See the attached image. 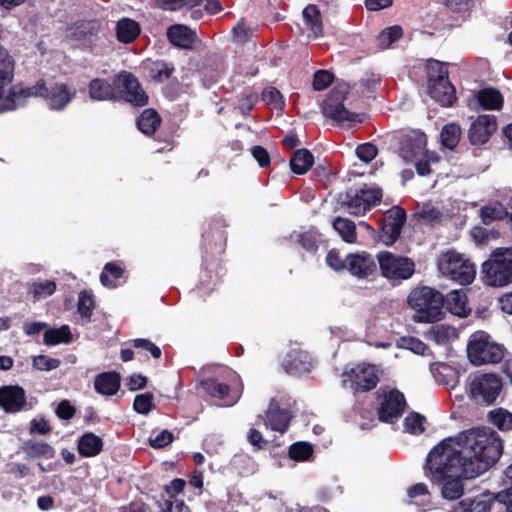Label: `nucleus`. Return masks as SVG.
<instances>
[{
	"label": "nucleus",
	"mask_w": 512,
	"mask_h": 512,
	"mask_svg": "<svg viewBox=\"0 0 512 512\" xmlns=\"http://www.w3.org/2000/svg\"><path fill=\"white\" fill-rule=\"evenodd\" d=\"M425 417L419 413H410L404 419V429L411 434H421L424 431Z\"/></svg>",
	"instance_id": "obj_48"
},
{
	"label": "nucleus",
	"mask_w": 512,
	"mask_h": 512,
	"mask_svg": "<svg viewBox=\"0 0 512 512\" xmlns=\"http://www.w3.org/2000/svg\"><path fill=\"white\" fill-rule=\"evenodd\" d=\"M377 260L382 276L389 281L407 280L414 274L415 264L408 257L382 251L377 254Z\"/></svg>",
	"instance_id": "obj_11"
},
{
	"label": "nucleus",
	"mask_w": 512,
	"mask_h": 512,
	"mask_svg": "<svg viewBox=\"0 0 512 512\" xmlns=\"http://www.w3.org/2000/svg\"><path fill=\"white\" fill-rule=\"evenodd\" d=\"M89 96L95 101H118L119 96L114 87L105 79H93L89 84Z\"/></svg>",
	"instance_id": "obj_26"
},
{
	"label": "nucleus",
	"mask_w": 512,
	"mask_h": 512,
	"mask_svg": "<svg viewBox=\"0 0 512 512\" xmlns=\"http://www.w3.org/2000/svg\"><path fill=\"white\" fill-rule=\"evenodd\" d=\"M203 389L211 396L223 401V406H232L240 398L241 389L234 388L232 391L226 384L210 378L201 382Z\"/></svg>",
	"instance_id": "obj_19"
},
{
	"label": "nucleus",
	"mask_w": 512,
	"mask_h": 512,
	"mask_svg": "<svg viewBox=\"0 0 512 512\" xmlns=\"http://www.w3.org/2000/svg\"><path fill=\"white\" fill-rule=\"evenodd\" d=\"M346 269L353 276L366 278L375 271L376 263L367 252L352 253L346 257Z\"/></svg>",
	"instance_id": "obj_20"
},
{
	"label": "nucleus",
	"mask_w": 512,
	"mask_h": 512,
	"mask_svg": "<svg viewBox=\"0 0 512 512\" xmlns=\"http://www.w3.org/2000/svg\"><path fill=\"white\" fill-rule=\"evenodd\" d=\"M314 156L307 149H299L294 152L290 159V166L295 174H305L313 165Z\"/></svg>",
	"instance_id": "obj_34"
},
{
	"label": "nucleus",
	"mask_w": 512,
	"mask_h": 512,
	"mask_svg": "<svg viewBox=\"0 0 512 512\" xmlns=\"http://www.w3.org/2000/svg\"><path fill=\"white\" fill-rule=\"evenodd\" d=\"M95 390L102 395H115L120 388V376L116 372H104L94 380Z\"/></svg>",
	"instance_id": "obj_28"
},
{
	"label": "nucleus",
	"mask_w": 512,
	"mask_h": 512,
	"mask_svg": "<svg viewBox=\"0 0 512 512\" xmlns=\"http://www.w3.org/2000/svg\"><path fill=\"white\" fill-rule=\"evenodd\" d=\"M162 512H190V510L183 501L174 499L164 502Z\"/></svg>",
	"instance_id": "obj_62"
},
{
	"label": "nucleus",
	"mask_w": 512,
	"mask_h": 512,
	"mask_svg": "<svg viewBox=\"0 0 512 512\" xmlns=\"http://www.w3.org/2000/svg\"><path fill=\"white\" fill-rule=\"evenodd\" d=\"M491 508L486 500L465 499L458 503L452 512H490Z\"/></svg>",
	"instance_id": "obj_41"
},
{
	"label": "nucleus",
	"mask_w": 512,
	"mask_h": 512,
	"mask_svg": "<svg viewBox=\"0 0 512 512\" xmlns=\"http://www.w3.org/2000/svg\"><path fill=\"white\" fill-rule=\"evenodd\" d=\"M382 191L378 187L364 186L358 190L347 192L343 205L352 215H363L380 202Z\"/></svg>",
	"instance_id": "obj_12"
},
{
	"label": "nucleus",
	"mask_w": 512,
	"mask_h": 512,
	"mask_svg": "<svg viewBox=\"0 0 512 512\" xmlns=\"http://www.w3.org/2000/svg\"><path fill=\"white\" fill-rule=\"evenodd\" d=\"M439 158L434 153L426 152L424 154V159L418 161L416 163V171L420 176H426L429 175L430 170V163L437 162Z\"/></svg>",
	"instance_id": "obj_57"
},
{
	"label": "nucleus",
	"mask_w": 512,
	"mask_h": 512,
	"mask_svg": "<svg viewBox=\"0 0 512 512\" xmlns=\"http://www.w3.org/2000/svg\"><path fill=\"white\" fill-rule=\"evenodd\" d=\"M426 144V135L424 133L412 131L403 137L399 156L405 163L413 162L424 154Z\"/></svg>",
	"instance_id": "obj_16"
},
{
	"label": "nucleus",
	"mask_w": 512,
	"mask_h": 512,
	"mask_svg": "<svg viewBox=\"0 0 512 512\" xmlns=\"http://www.w3.org/2000/svg\"><path fill=\"white\" fill-rule=\"evenodd\" d=\"M377 147L371 143H364L357 147L356 154L364 162L372 161L377 155Z\"/></svg>",
	"instance_id": "obj_56"
},
{
	"label": "nucleus",
	"mask_w": 512,
	"mask_h": 512,
	"mask_svg": "<svg viewBox=\"0 0 512 512\" xmlns=\"http://www.w3.org/2000/svg\"><path fill=\"white\" fill-rule=\"evenodd\" d=\"M426 70L428 76V82H432L435 80H441L442 78L448 77V72L443 63L430 59L426 63Z\"/></svg>",
	"instance_id": "obj_50"
},
{
	"label": "nucleus",
	"mask_w": 512,
	"mask_h": 512,
	"mask_svg": "<svg viewBox=\"0 0 512 512\" xmlns=\"http://www.w3.org/2000/svg\"><path fill=\"white\" fill-rule=\"evenodd\" d=\"M342 385L354 394L374 389L379 382V370L375 365L359 364L346 368L342 375Z\"/></svg>",
	"instance_id": "obj_10"
},
{
	"label": "nucleus",
	"mask_w": 512,
	"mask_h": 512,
	"mask_svg": "<svg viewBox=\"0 0 512 512\" xmlns=\"http://www.w3.org/2000/svg\"><path fill=\"white\" fill-rule=\"evenodd\" d=\"M313 453V447L307 442H296L289 448V456L296 461H307Z\"/></svg>",
	"instance_id": "obj_47"
},
{
	"label": "nucleus",
	"mask_w": 512,
	"mask_h": 512,
	"mask_svg": "<svg viewBox=\"0 0 512 512\" xmlns=\"http://www.w3.org/2000/svg\"><path fill=\"white\" fill-rule=\"evenodd\" d=\"M427 92L432 99L442 106H451L455 100V89L448 77L428 82Z\"/></svg>",
	"instance_id": "obj_21"
},
{
	"label": "nucleus",
	"mask_w": 512,
	"mask_h": 512,
	"mask_svg": "<svg viewBox=\"0 0 512 512\" xmlns=\"http://www.w3.org/2000/svg\"><path fill=\"white\" fill-rule=\"evenodd\" d=\"M447 310L455 316L466 317L471 312L467 302V295L463 289L453 290L444 298Z\"/></svg>",
	"instance_id": "obj_25"
},
{
	"label": "nucleus",
	"mask_w": 512,
	"mask_h": 512,
	"mask_svg": "<svg viewBox=\"0 0 512 512\" xmlns=\"http://www.w3.org/2000/svg\"><path fill=\"white\" fill-rule=\"evenodd\" d=\"M496 500L505 506L506 512H512V486L505 491L499 492Z\"/></svg>",
	"instance_id": "obj_64"
},
{
	"label": "nucleus",
	"mask_w": 512,
	"mask_h": 512,
	"mask_svg": "<svg viewBox=\"0 0 512 512\" xmlns=\"http://www.w3.org/2000/svg\"><path fill=\"white\" fill-rule=\"evenodd\" d=\"M437 266L442 275L461 285L472 283L476 275L475 266L455 251L443 253L438 258Z\"/></svg>",
	"instance_id": "obj_7"
},
{
	"label": "nucleus",
	"mask_w": 512,
	"mask_h": 512,
	"mask_svg": "<svg viewBox=\"0 0 512 512\" xmlns=\"http://www.w3.org/2000/svg\"><path fill=\"white\" fill-rule=\"evenodd\" d=\"M461 128L457 124H447L442 128L440 139L444 147L453 149L460 140Z\"/></svg>",
	"instance_id": "obj_38"
},
{
	"label": "nucleus",
	"mask_w": 512,
	"mask_h": 512,
	"mask_svg": "<svg viewBox=\"0 0 512 512\" xmlns=\"http://www.w3.org/2000/svg\"><path fill=\"white\" fill-rule=\"evenodd\" d=\"M406 401L404 395L398 390L385 393L378 410L379 419L383 422H394L404 412Z\"/></svg>",
	"instance_id": "obj_14"
},
{
	"label": "nucleus",
	"mask_w": 512,
	"mask_h": 512,
	"mask_svg": "<svg viewBox=\"0 0 512 512\" xmlns=\"http://www.w3.org/2000/svg\"><path fill=\"white\" fill-rule=\"evenodd\" d=\"M467 104L472 110H498L503 105V96L497 89L487 87L473 92Z\"/></svg>",
	"instance_id": "obj_17"
},
{
	"label": "nucleus",
	"mask_w": 512,
	"mask_h": 512,
	"mask_svg": "<svg viewBox=\"0 0 512 512\" xmlns=\"http://www.w3.org/2000/svg\"><path fill=\"white\" fill-rule=\"evenodd\" d=\"M0 408L6 413H17L27 409L26 392L18 385L0 387Z\"/></svg>",
	"instance_id": "obj_15"
},
{
	"label": "nucleus",
	"mask_w": 512,
	"mask_h": 512,
	"mask_svg": "<svg viewBox=\"0 0 512 512\" xmlns=\"http://www.w3.org/2000/svg\"><path fill=\"white\" fill-rule=\"evenodd\" d=\"M428 337L439 345H445L458 338V331L453 326L440 324L431 327Z\"/></svg>",
	"instance_id": "obj_31"
},
{
	"label": "nucleus",
	"mask_w": 512,
	"mask_h": 512,
	"mask_svg": "<svg viewBox=\"0 0 512 512\" xmlns=\"http://www.w3.org/2000/svg\"><path fill=\"white\" fill-rule=\"evenodd\" d=\"M169 41L181 48H191L196 40V34L185 25H172L167 31Z\"/></svg>",
	"instance_id": "obj_27"
},
{
	"label": "nucleus",
	"mask_w": 512,
	"mask_h": 512,
	"mask_svg": "<svg viewBox=\"0 0 512 512\" xmlns=\"http://www.w3.org/2000/svg\"><path fill=\"white\" fill-rule=\"evenodd\" d=\"M60 360L46 355H37L33 358V367L39 371H51L60 366Z\"/></svg>",
	"instance_id": "obj_52"
},
{
	"label": "nucleus",
	"mask_w": 512,
	"mask_h": 512,
	"mask_svg": "<svg viewBox=\"0 0 512 512\" xmlns=\"http://www.w3.org/2000/svg\"><path fill=\"white\" fill-rule=\"evenodd\" d=\"M290 419L291 415L288 410L280 409L277 403L271 402L266 412L265 425L273 431L283 433L286 431Z\"/></svg>",
	"instance_id": "obj_24"
},
{
	"label": "nucleus",
	"mask_w": 512,
	"mask_h": 512,
	"mask_svg": "<svg viewBox=\"0 0 512 512\" xmlns=\"http://www.w3.org/2000/svg\"><path fill=\"white\" fill-rule=\"evenodd\" d=\"M56 291V283L52 280L35 281L30 285V292L37 300L45 299Z\"/></svg>",
	"instance_id": "obj_44"
},
{
	"label": "nucleus",
	"mask_w": 512,
	"mask_h": 512,
	"mask_svg": "<svg viewBox=\"0 0 512 512\" xmlns=\"http://www.w3.org/2000/svg\"><path fill=\"white\" fill-rule=\"evenodd\" d=\"M140 25L130 18H122L116 26L117 39L122 43L133 42L140 34Z\"/></svg>",
	"instance_id": "obj_29"
},
{
	"label": "nucleus",
	"mask_w": 512,
	"mask_h": 512,
	"mask_svg": "<svg viewBox=\"0 0 512 512\" xmlns=\"http://www.w3.org/2000/svg\"><path fill=\"white\" fill-rule=\"evenodd\" d=\"M29 95L23 99V107L31 98L43 97L52 110H63L75 97L76 91L64 83H47L40 79L33 86H25Z\"/></svg>",
	"instance_id": "obj_5"
},
{
	"label": "nucleus",
	"mask_w": 512,
	"mask_h": 512,
	"mask_svg": "<svg viewBox=\"0 0 512 512\" xmlns=\"http://www.w3.org/2000/svg\"><path fill=\"white\" fill-rule=\"evenodd\" d=\"M408 304L416 312L414 318L418 322H435L444 315V297L430 287L413 289L408 296Z\"/></svg>",
	"instance_id": "obj_3"
},
{
	"label": "nucleus",
	"mask_w": 512,
	"mask_h": 512,
	"mask_svg": "<svg viewBox=\"0 0 512 512\" xmlns=\"http://www.w3.org/2000/svg\"><path fill=\"white\" fill-rule=\"evenodd\" d=\"M503 389L500 376L494 373L475 375L469 383V397L477 404L495 403Z\"/></svg>",
	"instance_id": "obj_9"
},
{
	"label": "nucleus",
	"mask_w": 512,
	"mask_h": 512,
	"mask_svg": "<svg viewBox=\"0 0 512 512\" xmlns=\"http://www.w3.org/2000/svg\"><path fill=\"white\" fill-rule=\"evenodd\" d=\"M348 91V85H338L333 88L322 104V113L326 118L331 119L341 126L347 127L362 122L360 115L350 112L344 106V100Z\"/></svg>",
	"instance_id": "obj_6"
},
{
	"label": "nucleus",
	"mask_w": 512,
	"mask_h": 512,
	"mask_svg": "<svg viewBox=\"0 0 512 512\" xmlns=\"http://www.w3.org/2000/svg\"><path fill=\"white\" fill-rule=\"evenodd\" d=\"M405 218V211L399 207H393L384 215L382 231L384 234L389 236L392 242H394L400 235Z\"/></svg>",
	"instance_id": "obj_23"
},
{
	"label": "nucleus",
	"mask_w": 512,
	"mask_h": 512,
	"mask_svg": "<svg viewBox=\"0 0 512 512\" xmlns=\"http://www.w3.org/2000/svg\"><path fill=\"white\" fill-rule=\"evenodd\" d=\"M258 97L254 93L243 94L239 99V109L243 115H248L257 103Z\"/></svg>",
	"instance_id": "obj_59"
},
{
	"label": "nucleus",
	"mask_w": 512,
	"mask_h": 512,
	"mask_svg": "<svg viewBox=\"0 0 512 512\" xmlns=\"http://www.w3.org/2000/svg\"><path fill=\"white\" fill-rule=\"evenodd\" d=\"M333 81V75L326 70H319L314 74L313 87L317 91L324 90Z\"/></svg>",
	"instance_id": "obj_55"
},
{
	"label": "nucleus",
	"mask_w": 512,
	"mask_h": 512,
	"mask_svg": "<svg viewBox=\"0 0 512 512\" xmlns=\"http://www.w3.org/2000/svg\"><path fill=\"white\" fill-rule=\"evenodd\" d=\"M504 351V346L493 341L484 331L474 332L467 344L468 359L475 366L499 363L504 357Z\"/></svg>",
	"instance_id": "obj_4"
},
{
	"label": "nucleus",
	"mask_w": 512,
	"mask_h": 512,
	"mask_svg": "<svg viewBox=\"0 0 512 512\" xmlns=\"http://www.w3.org/2000/svg\"><path fill=\"white\" fill-rule=\"evenodd\" d=\"M123 275V270L115 263L109 262L105 265L103 272L100 275V281L103 286L114 288L116 281Z\"/></svg>",
	"instance_id": "obj_39"
},
{
	"label": "nucleus",
	"mask_w": 512,
	"mask_h": 512,
	"mask_svg": "<svg viewBox=\"0 0 512 512\" xmlns=\"http://www.w3.org/2000/svg\"><path fill=\"white\" fill-rule=\"evenodd\" d=\"M173 434L168 430H163L156 437L150 438L149 443L153 448H163L173 441Z\"/></svg>",
	"instance_id": "obj_60"
},
{
	"label": "nucleus",
	"mask_w": 512,
	"mask_h": 512,
	"mask_svg": "<svg viewBox=\"0 0 512 512\" xmlns=\"http://www.w3.org/2000/svg\"><path fill=\"white\" fill-rule=\"evenodd\" d=\"M490 422L499 428L506 431L512 428V414L503 408L494 409L488 414Z\"/></svg>",
	"instance_id": "obj_42"
},
{
	"label": "nucleus",
	"mask_w": 512,
	"mask_h": 512,
	"mask_svg": "<svg viewBox=\"0 0 512 512\" xmlns=\"http://www.w3.org/2000/svg\"><path fill=\"white\" fill-rule=\"evenodd\" d=\"M444 4L451 11L461 13L468 11L472 7L473 0H445Z\"/></svg>",
	"instance_id": "obj_61"
},
{
	"label": "nucleus",
	"mask_w": 512,
	"mask_h": 512,
	"mask_svg": "<svg viewBox=\"0 0 512 512\" xmlns=\"http://www.w3.org/2000/svg\"><path fill=\"white\" fill-rule=\"evenodd\" d=\"M161 119L153 109H146L142 112L137 121L138 128L146 135L153 134L160 125Z\"/></svg>",
	"instance_id": "obj_36"
},
{
	"label": "nucleus",
	"mask_w": 512,
	"mask_h": 512,
	"mask_svg": "<svg viewBox=\"0 0 512 512\" xmlns=\"http://www.w3.org/2000/svg\"><path fill=\"white\" fill-rule=\"evenodd\" d=\"M288 373L300 375L309 372L314 367L312 357L305 351H293L283 363Z\"/></svg>",
	"instance_id": "obj_22"
},
{
	"label": "nucleus",
	"mask_w": 512,
	"mask_h": 512,
	"mask_svg": "<svg viewBox=\"0 0 512 512\" xmlns=\"http://www.w3.org/2000/svg\"><path fill=\"white\" fill-rule=\"evenodd\" d=\"M160 6L165 10H178L183 7H194L202 0H157Z\"/></svg>",
	"instance_id": "obj_54"
},
{
	"label": "nucleus",
	"mask_w": 512,
	"mask_h": 512,
	"mask_svg": "<svg viewBox=\"0 0 512 512\" xmlns=\"http://www.w3.org/2000/svg\"><path fill=\"white\" fill-rule=\"evenodd\" d=\"M132 343L135 348L145 349L152 355V357H154L156 359L160 358V356H161V349L157 345H155L154 343H152L151 341H149L147 339H141V338L134 339L132 341Z\"/></svg>",
	"instance_id": "obj_58"
},
{
	"label": "nucleus",
	"mask_w": 512,
	"mask_h": 512,
	"mask_svg": "<svg viewBox=\"0 0 512 512\" xmlns=\"http://www.w3.org/2000/svg\"><path fill=\"white\" fill-rule=\"evenodd\" d=\"M502 442L489 429H471L442 440L429 452L426 469L446 500L464 494V480L478 477L501 456Z\"/></svg>",
	"instance_id": "obj_1"
},
{
	"label": "nucleus",
	"mask_w": 512,
	"mask_h": 512,
	"mask_svg": "<svg viewBox=\"0 0 512 512\" xmlns=\"http://www.w3.org/2000/svg\"><path fill=\"white\" fill-rule=\"evenodd\" d=\"M251 153L261 167L269 166L270 157L265 148H263L262 146H254L251 149Z\"/></svg>",
	"instance_id": "obj_63"
},
{
	"label": "nucleus",
	"mask_w": 512,
	"mask_h": 512,
	"mask_svg": "<svg viewBox=\"0 0 512 512\" xmlns=\"http://www.w3.org/2000/svg\"><path fill=\"white\" fill-rule=\"evenodd\" d=\"M153 405V396L150 393L139 394L135 397L133 407L134 410L139 413L146 415L150 412Z\"/></svg>",
	"instance_id": "obj_53"
},
{
	"label": "nucleus",
	"mask_w": 512,
	"mask_h": 512,
	"mask_svg": "<svg viewBox=\"0 0 512 512\" xmlns=\"http://www.w3.org/2000/svg\"><path fill=\"white\" fill-rule=\"evenodd\" d=\"M173 72V65L166 62H155L150 67V76L157 82H164L168 80L172 76Z\"/></svg>",
	"instance_id": "obj_46"
},
{
	"label": "nucleus",
	"mask_w": 512,
	"mask_h": 512,
	"mask_svg": "<svg viewBox=\"0 0 512 512\" xmlns=\"http://www.w3.org/2000/svg\"><path fill=\"white\" fill-rule=\"evenodd\" d=\"M115 85L122 98L135 106H144L148 103V96L142 89L138 79L129 72H121L115 79Z\"/></svg>",
	"instance_id": "obj_13"
},
{
	"label": "nucleus",
	"mask_w": 512,
	"mask_h": 512,
	"mask_svg": "<svg viewBox=\"0 0 512 512\" xmlns=\"http://www.w3.org/2000/svg\"><path fill=\"white\" fill-rule=\"evenodd\" d=\"M102 448V439L93 433H85L78 440V452L84 457L96 456L102 451Z\"/></svg>",
	"instance_id": "obj_30"
},
{
	"label": "nucleus",
	"mask_w": 512,
	"mask_h": 512,
	"mask_svg": "<svg viewBox=\"0 0 512 512\" xmlns=\"http://www.w3.org/2000/svg\"><path fill=\"white\" fill-rule=\"evenodd\" d=\"M402 36V28L400 26H393L383 30L378 36V46L381 49L388 48L393 42Z\"/></svg>",
	"instance_id": "obj_49"
},
{
	"label": "nucleus",
	"mask_w": 512,
	"mask_h": 512,
	"mask_svg": "<svg viewBox=\"0 0 512 512\" xmlns=\"http://www.w3.org/2000/svg\"><path fill=\"white\" fill-rule=\"evenodd\" d=\"M485 281L500 287L512 282V249H498L482 265Z\"/></svg>",
	"instance_id": "obj_8"
},
{
	"label": "nucleus",
	"mask_w": 512,
	"mask_h": 512,
	"mask_svg": "<svg viewBox=\"0 0 512 512\" xmlns=\"http://www.w3.org/2000/svg\"><path fill=\"white\" fill-rule=\"evenodd\" d=\"M496 128L497 120L494 115H480L470 126L469 139L474 145L484 144L496 131Z\"/></svg>",
	"instance_id": "obj_18"
},
{
	"label": "nucleus",
	"mask_w": 512,
	"mask_h": 512,
	"mask_svg": "<svg viewBox=\"0 0 512 512\" xmlns=\"http://www.w3.org/2000/svg\"><path fill=\"white\" fill-rule=\"evenodd\" d=\"M44 344L55 346L58 344H69L72 342V334L68 325L59 328H47L44 332Z\"/></svg>",
	"instance_id": "obj_32"
},
{
	"label": "nucleus",
	"mask_w": 512,
	"mask_h": 512,
	"mask_svg": "<svg viewBox=\"0 0 512 512\" xmlns=\"http://www.w3.org/2000/svg\"><path fill=\"white\" fill-rule=\"evenodd\" d=\"M407 496L411 503L419 506L422 511L430 509V492L424 483H417L407 490Z\"/></svg>",
	"instance_id": "obj_33"
},
{
	"label": "nucleus",
	"mask_w": 512,
	"mask_h": 512,
	"mask_svg": "<svg viewBox=\"0 0 512 512\" xmlns=\"http://www.w3.org/2000/svg\"><path fill=\"white\" fill-rule=\"evenodd\" d=\"M262 100L274 109L282 110L285 106V102L280 91L274 87L266 88L262 92Z\"/></svg>",
	"instance_id": "obj_51"
},
{
	"label": "nucleus",
	"mask_w": 512,
	"mask_h": 512,
	"mask_svg": "<svg viewBox=\"0 0 512 512\" xmlns=\"http://www.w3.org/2000/svg\"><path fill=\"white\" fill-rule=\"evenodd\" d=\"M15 61L9 51L0 45V113L14 111L23 107V99L29 94L25 85L17 83L6 92L14 77Z\"/></svg>",
	"instance_id": "obj_2"
},
{
	"label": "nucleus",
	"mask_w": 512,
	"mask_h": 512,
	"mask_svg": "<svg viewBox=\"0 0 512 512\" xmlns=\"http://www.w3.org/2000/svg\"><path fill=\"white\" fill-rule=\"evenodd\" d=\"M333 228L338 232L343 241L347 243L356 242V225L353 221L347 218L337 217L333 221Z\"/></svg>",
	"instance_id": "obj_35"
},
{
	"label": "nucleus",
	"mask_w": 512,
	"mask_h": 512,
	"mask_svg": "<svg viewBox=\"0 0 512 512\" xmlns=\"http://www.w3.org/2000/svg\"><path fill=\"white\" fill-rule=\"evenodd\" d=\"M306 26L312 31L314 37L322 34V21L319 9L315 5H308L303 10Z\"/></svg>",
	"instance_id": "obj_37"
},
{
	"label": "nucleus",
	"mask_w": 512,
	"mask_h": 512,
	"mask_svg": "<svg viewBox=\"0 0 512 512\" xmlns=\"http://www.w3.org/2000/svg\"><path fill=\"white\" fill-rule=\"evenodd\" d=\"M505 214V207L498 202L483 206L480 210V217L484 224H490L494 220L502 219Z\"/></svg>",
	"instance_id": "obj_43"
},
{
	"label": "nucleus",
	"mask_w": 512,
	"mask_h": 512,
	"mask_svg": "<svg viewBox=\"0 0 512 512\" xmlns=\"http://www.w3.org/2000/svg\"><path fill=\"white\" fill-rule=\"evenodd\" d=\"M95 308L93 295L88 291H81L78 295L77 311L85 322H89Z\"/></svg>",
	"instance_id": "obj_40"
},
{
	"label": "nucleus",
	"mask_w": 512,
	"mask_h": 512,
	"mask_svg": "<svg viewBox=\"0 0 512 512\" xmlns=\"http://www.w3.org/2000/svg\"><path fill=\"white\" fill-rule=\"evenodd\" d=\"M25 452L30 457H44L50 459L54 457V449L44 442H29L25 446Z\"/></svg>",
	"instance_id": "obj_45"
}]
</instances>
